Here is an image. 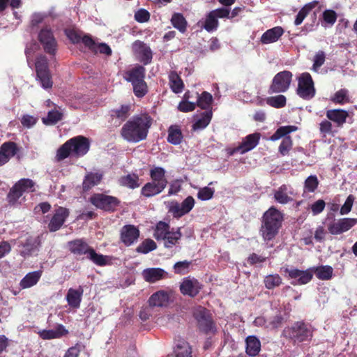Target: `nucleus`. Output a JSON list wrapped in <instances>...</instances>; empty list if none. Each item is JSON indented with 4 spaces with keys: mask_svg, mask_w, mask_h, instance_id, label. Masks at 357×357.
<instances>
[{
    "mask_svg": "<svg viewBox=\"0 0 357 357\" xmlns=\"http://www.w3.org/2000/svg\"><path fill=\"white\" fill-rule=\"evenodd\" d=\"M173 291L159 290L153 294L149 299V303L152 307H165L167 306L171 300V296Z\"/></svg>",
    "mask_w": 357,
    "mask_h": 357,
    "instance_id": "18",
    "label": "nucleus"
},
{
    "mask_svg": "<svg viewBox=\"0 0 357 357\" xmlns=\"http://www.w3.org/2000/svg\"><path fill=\"white\" fill-rule=\"evenodd\" d=\"M68 331L62 325H59L55 329L43 330L39 333L40 337L44 340L59 338L66 334Z\"/></svg>",
    "mask_w": 357,
    "mask_h": 357,
    "instance_id": "32",
    "label": "nucleus"
},
{
    "mask_svg": "<svg viewBox=\"0 0 357 357\" xmlns=\"http://www.w3.org/2000/svg\"><path fill=\"white\" fill-rule=\"evenodd\" d=\"M318 1H314L305 4L298 13L294 20L295 25H300L309 13L317 5Z\"/></svg>",
    "mask_w": 357,
    "mask_h": 357,
    "instance_id": "39",
    "label": "nucleus"
},
{
    "mask_svg": "<svg viewBox=\"0 0 357 357\" xmlns=\"http://www.w3.org/2000/svg\"><path fill=\"white\" fill-rule=\"evenodd\" d=\"M176 357H191V348L189 344L183 340L176 344L174 349Z\"/></svg>",
    "mask_w": 357,
    "mask_h": 357,
    "instance_id": "45",
    "label": "nucleus"
},
{
    "mask_svg": "<svg viewBox=\"0 0 357 357\" xmlns=\"http://www.w3.org/2000/svg\"><path fill=\"white\" fill-rule=\"evenodd\" d=\"M165 188L152 182L146 183L141 190V194L146 197H151L161 193Z\"/></svg>",
    "mask_w": 357,
    "mask_h": 357,
    "instance_id": "33",
    "label": "nucleus"
},
{
    "mask_svg": "<svg viewBox=\"0 0 357 357\" xmlns=\"http://www.w3.org/2000/svg\"><path fill=\"white\" fill-rule=\"evenodd\" d=\"M326 203L323 199H318L311 205L312 213L314 215L321 213L325 208Z\"/></svg>",
    "mask_w": 357,
    "mask_h": 357,
    "instance_id": "64",
    "label": "nucleus"
},
{
    "mask_svg": "<svg viewBox=\"0 0 357 357\" xmlns=\"http://www.w3.org/2000/svg\"><path fill=\"white\" fill-rule=\"evenodd\" d=\"M319 181L316 175L309 176L304 181V192H314L318 188Z\"/></svg>",
    "mask_w": 357,
    "mask_h": 357,
    "instance_id": "47",
    "label": "nucleus"
},
{
    "mask_svg": "<svg viewBox=\"0 0 357 357\" xmlns=\"http://www.w3.org/2000/svg\"><path fill=\"white\" fill-rule=\"evenodd\" d=\"M293 74L289 70H283L277 73L268 88V93H279L286 92L291 84Z\"/></svg>",
    "mask_w": 357,
    "mask_h": 357,
    "instance_id": "6",
    "label": "nucleus"
},
{
    "mask_svg": "<svg viewBox=\"0 0 357 357\" xmlns=\"http://www.w3.org/2000/svg\"><path fill=\"white\" fill-rule=\"evenodd\" d=\"M203 285L195 278L187 277L183 279L180 284V291L184 296L191 298L199 294Z\"/></svg>",
    "mask_w": 357,
    "mask_h": 357,
    "instance_id": "12",
    "label": "nucleus"
},
{
    "mask_svg": "<svg viewBox=\"0 0 357 357\" xmlns=\"http://www.w3.org/2000/svg\"><path fill=\"white\" fill-rule=\"evenodd\" d=\"M40 245L39 236H29L24 242L21 243L22 249L20 254L26 257L36 252Z\"/></svg>",
    "mask_w": 357,
    "mask_h": 357,
    "instance_id": "21",
    "label": "nucleus"
},
{
    "mask_svg": "<svg viewBox=\"0 0 357 357\" xmlns=\"http://www.w3.org/2000/svg\"><path fill=\"white\" fill-rule=\"evenodd\" d=\"M90 247L82 240H75L69 243L70 250L75 255L88 254Z\"/></svg>",
    "mask_w": 357,
    "mask_h": 357,
    "instance_id": "37",
    "label": "nucleus"
},
{
    "mask_svg": "<svg viewBox=\"0 0 357 357\" xmlns=\"http://www.w3.org/2000/svg\"><path fill=\"white\" fill-rule=\"evenodd\" d=\"M313 327L310 323L300 320L286 326L282 332V336L296 345L310 341L313 337Z\"/></svg>",
    "mask_w": 357,
    "mask_h": 357,
    "instance_id": "3",
    "label": "nucleus"
},
{
    "mask_svg": "<svg viewBox=\"0 0 357 357\" xmlns=\"http://www.w3.org/2000/svg\"><path fill=\"white\" fill-rule=\"evenodd\" d=\"M36 183L29 178H22L17 182L10 189L8 195V200L10 204H14L22 195L24 192H34Z\"/></svg>",
    "mask_w": 357,
    "mask_h": 357,
    "instance_id": "7",
    "label": "nucleus"
},
{
    "mask_svg": "<svg viewBox=\"0 0 357 357\" xmlns=\"http://www.w3.org/2000/svg\"><path fill=\"white\" fill-rule=\"evenodd\" d=\"M218 20L210 11L206 15L205 21L204 22L202 27L208 32H213L218 29Z\"/></svg>",
    "mask_w": 357,
    "mask_h": 357,
    "instance_id": "44",
    "label": "nucleus"
},
{
    "mask_svg": "<svg viewBox=\"0 0 357 357\" xmlns=\"http://www.w3.org/2000/svg\"><path fill=\"white\" fill-rule=\"evenodd\" d=\"M83 289L79 287V289H69L66 295V299L68 305L73 308H78L80 305Z\"/></svg>",
    "mask_w": 357,
    "mask_h": 357,
    "instance_id": "29",
    "label": "nucleus"
},
{
    "mask_svg": "<svg viewBox=\"0 0 357 357\" xmlns=\"http://www.w3.org/2000/svg\"><path fill=\"white\" fill-rule=\"evenodd\" d=\"M177 108L182 112H192L196 108V103L189 102L188 100H182L179 102Z\"/></svg>",
    "mask_w": 357,
    "mask_h": 357,
    "instance_id": "61",
    "label": "nucleus"
},
{
    "mask_svg": "<svg viewBox=\"0 0 357 357\" xmlns=\"http://www.w3.org/2000/svg\"><path fill=\"white\" fill-rule=\"evenodd\" d=\"M212 102V95L208 92L204 91L201 95H198L196 106L208 111L211 108Z\"/></svg>",
    "mask_w": 357,
    "mask_h": 357,
    "instance_id": "41",
    "label": "nucleus"
},
{
    "mask_svg": "<svg viewBox=\"0 0 357 357\" xmlns=\"http://www.w3.org/2000/svg\"><path fill=\"white\" fill-rule=\"evenodd\" d=\"M259 139L260 133L259 132L248 135L243 139L238 146L232 150L231 154L236 152H240L243 154L252 150L259 144Z\"/></svg>",
    "mask_w": 357,
    "mask_h": 357,
    "instance_id": "17",
    "label": "nucleus"
},
{
    "mask_svg": "<svg viewBox=\"0 0 357 357\" xmlns=\"http://www.w3.org/2000/svg\"><path fill=\"white\" fill-rule=\"evenodd\" d=\"M266 103L274 108H282L287 104V98L284 95H278L266 98Z\"/></svg>",
    "mask_w": 357,
    "mask_h": 357,
    "instance_id": "49",
    "label": "nucleus"
},
{
    "mask_svg": "<svg viewBox=\"0 0 357 357\" xmlns=\"http://www.w3.org/2000/svg\"><path fill=\"white\" fill-rule=\"evenodd\" d=\"M326 117L333 121L337 126H342L347 120L348 112L343 109H328L326 112Z\"/></svg>",
    "mask_w": 357,
    "mask_h": 357,
    "instance_id": "26",
    "label": "nucleus"
},
{
    "mask_svg": "<svg viewBox=\"0 0 357 357\" xmlns=\"http://www.w3.org/2000/svg\"><path fill=\"white\" fill-rule=\"evenodd\" d=\"M42 275L41 271H33L29 273L26 276L21 280L20 286L22 289L29 288L35 285Z\"/></svg>",
    "mask_w": 357,
    "mask_h": 357,
    "instance_id": "34",
    "label": "nucleus"
},
{
    "mask_svg": "<svg viewBox=\"0 0 357 357\" xmlns=\"http://www.w3.org/2000/svg\"><path fill=\"white\" fill-rule=\"evenodd\" d=\"M284 321V318L281 312L278 311L274 316L271 317L267 322L266 327L270 329H277L282 326Z\"/></svg>",
    "mask_w": 357,
    "mask_h": 357,
    "instance_id": "50",
    "label": "nucleus"
},
{
    "mask_svg": "<svg viewBox=\"0 0 357 357\" xmlns=\"http://www.w3.org/2000/svg\"><path fill=\"white\" fill-rule=\"evenodd\" d=\"M87 258L99 266H104L107 264V257L102 255L96 253L92 248H90L87 254Z\"/></svg>",
    "mask_w": 357,
    "mask_h": 357,
    "instance_id": "55",
    "label": "nucleus"
},
{
    "mask_svg": "<svg viewBox=\"0 0 357 357\" xmlns=\"http://www.w3.org/2000/svg\"><path fill=\"white\" fill-rule=\"evenodd\" d=\"M90 147L89 139L83 136H77L67 141L57 151L58 160H62L69 156L70 153L76 156L85 155Z\"/></svg>",
    "mask_w": 357,
    "mask_h": 357,
    "instance_id": "4",
    "label": "nucleus"
},
{
    "mask_svg": "<svg viewBox=\"0 0 357 357\" xmlns=\"http://www.w3.org/2000/svg\"><path fill=\"white\" fill-rule=\"evenodd\" d=\"M167 273L160 268H150L144 270L142 275L144 280L149 282H155L164 278Z\"/></svg>",
    "mask_w": 357,
    "mask_h": 357,
    "instance_id": "24",
    "label": "nucleus"
},
{
    "mask_svg": "<svg viewBox=\"0 0 357 357\" xmlns=\"http://www.w3.org/2000/svg\"><path fill=\"white\" fill-rule=\"evenodd\" d=\"M165 170L160 167H154L150 170V177L152 183H155L158 185L166 188L168 183L167 179L165 176Z\"/></svg>",
    "mask_w": 357,
    "mask_h": 357,
    "instance_id": "25",
    "label": "nucleus"
},
{
    "mask_svg": "<svg viewBox=\"0 0 357 357\" xmlns=\"http://www.w3.org/2000/svg\"><path fill=\"white\" fill-rule=\"evenodd\" d=\"M298 128L295 126H286L279 127L273 135L271 136V141H276L280 138L288 137L287 135L297 130Z\"/></svg>",
    "mask_w": 357,
    "mask_h": 357,
    "instance_id": "42",
    "label": "nucleus"
},
{
    "mask_svg": "<svg viewBox=\"0 0 357 357\" xmlns=\"http://www.w3.org/2000/svg\"><path fill=\"white\" fill-rule=\"evenodd\" d=\"M296 92L299 97L307 100L315 96L314 82L309 73H303L299 77Z\"/></svg>",
    "mask_w": 357,
    "mask_h": 357,
    "instance_id": "8",
    "label": "nucleus"
},
{
    "mask_svg": "<svg viewBox=\"0 0 357 357\" xmlns=\"http://www.w3.org/2000/svg\"><path fill=\"white\" fill-rule=\"evenodd\" d=\"M284 31L281 26H275L266 31L260 38L262 44H269L278 41Z\"/></svg>",
    "mask_w": 357,
    "mask_h": 357,
    "instance_id": "23",
    "label": "nucleus"
},
{
    "mask_svg": "<svg viewBox=\"0 0 357 357\" xmlns=\"http://www.w3.org/2000/svg\"><path fill=\"white\" fill-rule=\"evenodd\" d=\"M183 135L178 125H172L168 128L167 142L173 145L181 143Z\"/></svg>",
    "mask_w": 357,
    "mask_h": 357,
    "instance_id": "28",
    "label": "nucleus"
},
{
    "mask_svg": "<svg viewBox=\"0 0 357 357\" xmlns=\"http://www.w3.org/2000/svg\"><path fill=\"white\" fill-rule=\"evenodd\" d=\"M146 69L144 66L135 65V96L143 98L147 94L149 87L144 81Z\"/></svg>",
    "mask_w": 357,
    "mask_h": 357,
    "instance_id": "15",
    "label": "nucleus"
},
{
    "mask_svg": "<svg viewBox=\"0 0 357 357\" xmlns=\"http://www.w3.org/2000/svg\"><path fill=\"white\" fill-rule=\"evenodd\" d=\"M172 26L181 33H185L187 30L188 22L183 15L180 13H174L171 18Z\"/></svg>",
    "mask_w": 357,
    "mask_h": 357,
    "instance_id": "36",
    "label": "nucleus"
},
{
    "mask_svg": "<svg viewBox=\"0 0 357 357\" xmlns=\"http://www.w3.org/2000/svg\"><path fill=\"white\" fill-rule=\"evenodd\" d=\"M284 272L288 274L291 279H298L297 282H291V284H306L310 282L313 278V273L316 277L321 280H328L333 276V269L331 266H319L310 268L305 271H301L298 268H284Z\"/></svg>",
    "mask_w": 357,
    "mask_h": 357,
    "instance_id": "2",
    "label": "nucleus"
},
{
    "mask_svg": "<svg viewBox=\"0 0 357 357\" xmlns=\"http://www.w3.org/2000/svg\"><path fill=\"white\" fill-rule=\"evenodd\" d=\"M261 349V342L255 336H248L246 338V354L255 357L259 354Z\"/></svg>",
    "mask_w": 357,
    "mask_h": 357,
    "instance_id": "30",
    "label": "nucleus"
},
{
    "mask_svg": "<svg viewBox=\"0 0 357 357\" xmlns=\"http://www.w3.org/2000/svg\"><path fill=\"white\" fill-rule=\"evenodd\" d=\"M38 39L43 45L45 52L50 55L55 54L57 43L50 30L47 29H42L38 34Z\"/></svg>",
    "mask_w": 357,
    "mask_h": 357,
    "instance_id": "16",
    "label": "nucleus"
},
{
    "mask_svg": "<svg viewBox=\"0 0 357 357\" xmlns=\"http://www.w3.org/2000/svg\"><path fill=\"white\" fill-rule=\"evenodd\" d=\"M102 178V174L89 173L86 175L82 185L84 190H88L96 185H98Z\"/></svg>",
    "mask_w": 357,
    "mask_h": 357,
    "instance_id": "40",
    "label": "nucleus"
},
{
    "mask_svg": "<svg viewBox=\"0 0 357 357\" xmlns=\"http://www.w3.org/2000/svg\"><path fill=\"white\" fill-rule=\"evenodd\" d=\"M212 115L213 113L211 109L203 112L202 114V117L193 123V130L205 128L210 123L212 119Z\"/></svg>",
    "mask_w": 357,
    "mask_h": 357,
    "instance_id": "43",
    "label": "nucleus"
},
{
    "mask_svg": "<svg viewBox=\"0 0 357 357\" xmlns=\"http://www.w3.org/2000/svg\"><path fill=\"white\" fill-rule=\"evenodd\" d=\"M356 224L357 218H341L331 222L328 225V230L333 235H339L349 231Z\"/></svg>",
    "mask_w": 357,
    "mask_h": 357,
    "instance_id": "13",
    "label": "nucleus"
},
{
    "mask_svg": "<svg viewBox=\"0 0 357 357\" xmlns=\"http://www.w3.org/2000/svg\"><path fill=\"white\" fill-rule=\"evenodd\" d=\"M17 153L16 144L12 142H5L0 147V166L6 163Z\"/></svg>",
    "mask_w": 357,
    "mask_h": 357,
    "instance_id": "22",
    "label": "nucleus"
},
{
    "mask_svg": "<svg viewBox=\"0 0 357 357\" xmlns=\"http://www.w3.org/2000/svg\"><path fill=\"white\" fill-rule=\"evenodd\" d=\"M170 229L171 227L168 223L164 221H159L154 229L153 237L156 241H160L165 238V236L168 234Z\"/></svg>",
    "mask_w": 357,
    "mask_h": 357,
    "instance_id": "35",
    "label": "nucleus"
},
{
    "mask_svg": "<svg viewBox=\"0 0 357 357\" xmlns=\"http://www.w3.org/2000/svg\"><path fill=\"white\" fill-rule=\"evenodd\" d=\"M69 215V211L67 208L59 207L55 212L50 222L48 225V228L50 231H56L59 230L64 223L66 218Z\"/></svg>",
    "mask_w": 357,
    "mask_h": 357,
    "instance_id": "20",
    "label": "nucleus"
},
{
    "mask_svg": "<svg viewBox=\"0 0 357 357\" xmlns=\"http://www.w3.org/2000/svg\"><path fill=\"white\" fill-rule=\"evenodd\" d=\"M284 219V214L275 206H271L263 213L259 234L264 241H271L276 237Z\"/></svg>",
    "mask_w": 357,
    "mask_h": 357,
    "instance_id": "1",
    "label": "nucleus"
},
{
    "mask_svg": "<svg viewBox=\"0 0 357 357\" xmlns=\"http://www.w3.org/2000/svg\"><path fill=\"white\" fill-rule=\"evenodd\" d=\"M169 86L172 91L175 93H181L183 88L184 84L176 71H171L169 74Z\"/></svg>",
    "mask_w": 357,
    "mask_h": 357,
    "instance_id": "31",
    "label": "nucleus"
},
{
    "mask_svg": "<svg viewBox=\"0 0 357 357\" xmlns=\"http://www.w3.org/2000/svg\"><path fill=\"white\" fill-rule=\"evenodd\" d=\"M193 317L197 321L198 329L204 334H215L217 331L216 324L210 310L198 306L193 311Z\"/></svg>",
    "mask_w": 357,
    "mask_h": 357,
    "instance_id": "5",
    "label": "nucleus"
},
{
    "mask_svg": "<svg viewBox=\"0 0 357 357\" xmlns=\"http://www.w3.org/2000/svg\"><path fill=\"white\" fill-rule=\"evenodd\" d=\"M195 206V199L192 196L187 197L181 204L172 202L169 208V213L175 218H180L188 213Z\"/></svg>",
    "mask_w": 357,
    "mask_h": 357,
    "instance_id": "11",
    "label": "nucleus"
},
{
    "mask_svg": "<svg viewBox=\"0 0 357 357\" xmlns=\"http://www.w3.org/2000/svg\"><path fill=\"white\" fill-rule=\"evenodd\" d=\"M121 240L127 246L132 244L134 242V225H128L122 227Z\"/></svg>",
    "mask_w": 357,
    "mask_h": 357,
    "instance_id": "38",
    "label": "nucleus"
},
{
    "mask_svg": "<svg viewBox=\"0 0 357 357\" xmlns=\"http://www.w3.org/2000/svg\"><path fill=\"white\" fill-rule=\"evenodd\" d=\"M152 121L148 113L135 116V143L146 138Z\"/></svg>",
    "mask_w": 357,
    "mask_h": 357,
    "instance_id": "10",
    "label": "nucleus"
},
{
    "mask_svg": "<svg viewBox=\"0 0 357 357\" xmlns=\"http://www.w3.org/2000/svg\"><path fill=\"white\" fill-rule=\"evenodd\" d=\"M122 137L129 141H134V121H128L121 129Z\"/></svg>",
    "mask_w": 357,
    "mask_h": 357,
    "instance_id": "52",
    "label": "nucleus"
},
{
    "mask_svg": "<svg viewBox=\"0 0 357 357\" xmlns=\"http://www.w3.org/2000/svg\"><path fill=\"white\" fill-rule=\"evenodd\" d=\"M293 142L290 136L285 137L282 139L280 146L279 152L282 155H286L291 149Z\"/></svg>",
    "mask_w": 357,
    "mask_h": 357,
    "instance_id": "57",
    "label": "nucleus"
},
{
    "mask_svg": "<svg viewBox=\"0 0 357 357\" xmlns=\"http://www.w3.org/2000/svg\"><path fill=\"white\" fill-rule=\"evenodd\" d=\"M215 190L209 187L200 188L197 192V198L202 201L211 199L214 195Z\"/></svg>",
    "mask_w": 357,
    "mask_h": 357,
    "instance_id": "58",
    "label": "nucleus"
},
{
    "mask_svg": "<svg viewBox=\"0 0 357 357\" xmlns=\"http://www.w3.org/2000/svg\"><path fill=\"white\" fill-rule=\"evenodd\" d=\"M157 248V245L155 242L150 238L146 239L142 242V243L137 247L136 250L138 252L146 254L151 251L155 250Z\"/></svg>",
    "mask_w": 357,
    "mask_h": 357,
    "instance_id": "54",
    "label": "nucleus"
},
{
    "mask_svg": "<svg viewBox=\"0 0 357 357\" xmlns=\"http://www.w3.org/2000/svg\"><path fill=\"white\" fill-rule=\"evenodd\" d=\"M337 17V13L333 10H326L323 13L324 20L331 25H333L335 23Z\"/></svg>",
    "mask_w": 357,
    "mask_h": 357,
    "instance_id": "62",
    "label": "nucleus"
},
{
    "mask_svg": "<svg viewBox=\"0 0 357 357\" xmlns=\"http://www.w3.org/2000/svg\"><path fill=\"white\" fill-rule=\"evenodd\" d=\"M63 118V113L56 110L53 109L48 112L47 116L43 119V122L45 125H54L61 121Z\"/></svg>",
    "mask_w": 357,
    "mask_h": 357,
    "instance_id": "51",
    "label": "nucleus"
},
{
    "mask_svg": "<svg viewBox=\"0 0 357 357\" xmlns=\"http://www.w3.org/2000/svg\"><path fill=\"white\" fill-rule=\"evenodd\" d=\"M130 106L121 105L119 109H112L111 111V116L124 121L130 114Z\"/></svg>",
    "mask_w": 357,
    "mask_h": 357,
    "instance_id": "53",
    "label": "nucleus"
},
{
    "mask_svg": "<svg viewBox=\"0 0 357 357\" xmlns=\"http://www.w3.org/2000/svg\"><path fill=\"white\" fill-rule=\"evenodd\" d=\"M37 77L44 89H50L52 86L50 74L48 69L47 57L45 55L38 56L36 63Z\"/></svg>",
    "mask_w": 357,
    "mask_h": 357,
    "instance_id": "9",
    "label": "nucleus"
},
{
    "mask_svg": "<svg viewBox=\"0 0 357 357\" xmlns=\"http://www.w3.org/2000/svg\"><path fill=\"white\" fill-rule=\"evenodd\" d=\"M287 187L282 185L278 190L274 192V199L280 204H286L292 200V198L287 194Z\"/></svg>",
    "mask_w": 357,
    "mask_h": 357,
    "instance_id": "46",
    "label": "nucleus"
},
{
    "mask_svg": "<svg viewBox=\"0 0 357 357\" xmlns=\"http://www.w3.org/2000/svg\"><path fill=\"white\" fill-rule=\"evenodd\" d=\"M150 17V13L144 8H139L135 11V21L139 23H145L149 22Z\"/></svg>",
    "mask_w": 357,
    "mask_h": 357,
    "instance_id": "59",
    "label": "nucleus"
},
{
    "mask_svg": "<svg viewBox=\"0 0 357 357\" xmlns=\"http://www.w3.org/2000/svg\"><path fill=\"white\" fill-rule=\"evenodd\" d=\"M264 285L268 289H273L279 287L282 282V278L278 274L266 275L264 280Z\"/></svg>",
    "mask_w": 357,
    "mask_h": 357,
    "instance_id": "48",
    "label": "nucleus"
},
{
    "mask_svg": "<svg viewBox=\"0 0 357 357\" xmlns=\"http://www.w3.org/2000/svg\"><path fill=\"white\" fill-rule=\"evenodd\" d=\"M325 60L326 54L324 51L317 52L313 59L312 70L314 72H318L321 66L324 65Z\"/></svg>",
    "mask_w": 357,
    "mask_h": 357,
    "instance_id": "56",
    "label": "nucleus"
},
{
    "mask_svg": "<svg viewBox=\"0 0 357 357\" xmlns=\"http://www.w3.org/2000/svg\"><path fill=\"white\" fill-rule=\"evenodd\" d=\"M135 50L137 53V59L144 65L149 64L153 59V52L150 47L140 40H135Z\"/></svg>",
    "mask_w": 357,
    "mask_h": 357,
    "instance_id": "19",
    "label": "nucleus"
},
{
    "mask_svg": "<svg viewBox=\"0 0 357 357\" xmlns=\"http://www.w3.org/2000/svg\"><path fill=\"white\" fill-rule=\"evenodd\" d=\"M333 126L330 121L328 120H324L319 123V131L321 134L323 135L324 137H326L327 135H332L333 136V132L332 130Z\"/></svg>",
    "mask_w": 357,
    "mask_h": 357,
    "instance_id": "60",
    "label": "nucleus"
},
{
    "mask_svg": "<svg viewBox=\"0 0 357 357\" xmlns=\"http://www.w3.org/2000/svg\"><path fill=\"white\" fill-rule=\"evenodd\" d=\"M354 197L352 195H350L347 197L344 204L342 205V206L340 208V214L341 215H345L349 213L352 208V206L354 202Z\"/></svg>",
    "mask_w": 357,
    "mask_h": 357,
    "instance_id": "63",
    "label": "nucleus"
},
{
    "mask_svg": "<svg viewBox=\"0 0 357 357\" xmlns=\"http://www.w3.org/2000/svg\"><path fill=\"white\" fill-rule=\"evenodd\" d=\"M91 202L96 207L108 211H114L119 203L116 198L102 194L92 196Z\"/></svg>",
    "mask_w": 357,
    "mask_h": 357,
    "instance_id": "14",
    "label": "nucleus"
},
{
    "mask_svg": "<svg viewBox=\"0 0 357 357\" xmlns=\"http://www.w3.org/2000/svg\"><path fill=\"white\" fill-rule=\"evenodd\" d=\"M181 229V227H178L176 231H174V228L170 229L168 234L165 236V238L161 240L164 242L165 248L169 249L178 243L182 237Z\"/></svg>",
    "mask_w": 357,
    "mask_h": 357,
    "instance_id": "27",
    "label": "nucleus"
}]
</instances>
